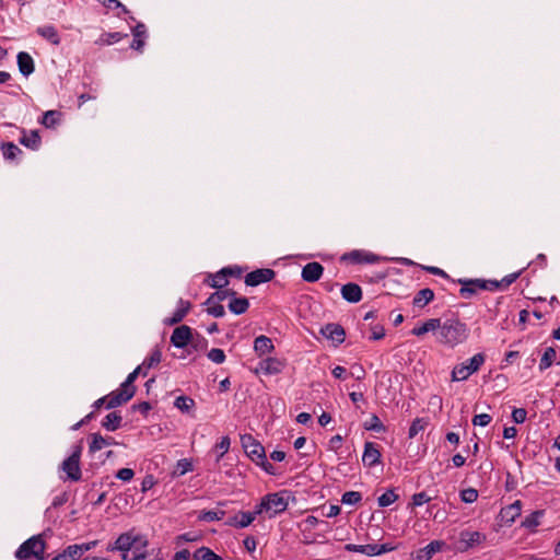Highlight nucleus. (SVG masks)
<instances>
[{
    "mask_svg": "<svg viewBox=\"0 0 560 560\" xmlns=\"http://www.w3.org/2000/svg\"><path fill=\"white\" fill-rule=\"evenodd\" d=\"M469 328L458 318H447L440 320V327L436 332V340L443 346L454 348L467 340Z\"/></svg>",
    "mask_w": 560,
    "mask_h": 560,
    "instance_id": "1",
    "label": "nucleus"
},
{
    "mask_svg": "<svg viewBox=\"0 0 560 560\" xmlns=\"http://www.w3.org/2000/svg\"><path fill=\"white\" fill-rule=\"evenodd\" d=\"M148 545L147 539L133 532H127L118 536L113 545L107 546V551L118 550L121 552H128L130 550H135V553H138L142 549H144Z\"/></svg>",
    "mask_w": 560,
    "mask_h": 560,
    "instance_id": "2",
    "label": "nucleus"
},
{
    "mask_svg": "<svg viewBox=\"0 0 560 560\" xmlns=\"http://www.w3.org/2000/svg\"><path fill=\"white\" fill-rule=\"evenodd\" d=\"M241 443L246 455L257 465H260L266 471L270 472L269 468H271V465L266 460L264 446L250 434L242 435Z\"/></svg>",
    "mask_w": 560,
    "mask_h": 560,
    "instance_id": "3",
    "label": "nucleus"
},
{
    "mask_svg": "<svg viewBox=\"0 0 560 560\" xmlns=\"http://www.w3.org/2000/svg\"><path fill=\"white\" fill-rule=\"evenodd\" d=\"M288 502L280 493H271L264 497L259 504L255 506L258 515L266 514L267 517L272 518L277 514L287 510Z\"/></svg>",
    "mask_w": 560,
    "mask_h": 560,
    "instance_id": "4",
    "label": "nucleus"
},
{
    "mask_svg": "<svg viewBox=\"0 0 560 560\" xmlns=\"http://www.w3.org/2000/svg\"><path fill=\"white\" fill-rule=\"evenodd\" d=\"M485 363V355L477 353L466 362L457 364L452 371V381L462 382L466 381L471 374L476 373Z\"/></svg>",
    "mask_w": 560,
    "mask_h": 560,
    "instance_id": "5",
    "label": "nucleus"
},
{
    "mask_svg": "<svg viewBox=\"0 0 560 560\" xmlns=\"http://www.w3.org/2000/svg\"><path fill=\"white\" fill-rule=\"evenodd\" d=\"M45 552V541L40 536H33L24 541L16 550L15 557L20 560L31 558L43 559Z\"/></svg>",
    "mask_w": 560,
    "mask_h": 560,
    "instance_id": "6",
    "label": "nucleus"
},
{
    "mask_svg": "<svg viewBox=\"0 0 560 560\" xmlns=\"http://www.w3.org/2000/svg\"><path fill=\"white\" fill-rule=\"evenodd\" d=\"M82 453V445L78 444L73 447L72 454L66 458L61 464V469L67 474V478L71 481H79L81 479L80 457Z\"/></svg>",
    "mask_w": 560,
    "mask_h": 560,
    "instance_id": "7",
    "label": "nucleus"
},
{
    "mask_svg": "<svg viewBox=\"0 0 560 560\" xmlns=\"http://www.w3.org/2000/svg\"><path fill=\"white\" fill-rule=\"evenodd\" d=\"M459 283L462 284V288L459 290V294L464 299H470L472 295H475L479 290H492V287H490L489 281L485 280H459Z\"/></svg>",
    "mask_w": 560,
    "mask_h": 560,
    "instance_id": "8",
    "label": "nucleus"
},
{
    "mask_svg": "<svg viewBox=\"0 0 560 560\" xmlns=\"http://www.w3.org/2000/svg\"><path fill=\"white\" fill-rule=\"evenodd\" d=\"M486 540V536L477 530H462L459 534L460 551H467L468 549L480 545Z\"/></svg>",
    "mask_w": 560,
    "mask_h": 560,
    "instance_id": "9",
    "label": "nucleus"
},
{
    "mask_svg": "<svg viewBox=\"0 0 560 560\" xmlns=\"http://www.w3.org/2000/svg\"><path fill=\"white\" fill-rule=\"evenodd\" d=\"M275 271L272 269L264 268L257 269L246 275L245 283L249 287H256L261 283L272 280Z\"/></svg>",
    "mask_w": 560,
    "mask_h": 560,
    "instance_id": "10",
    "label": "nucleus"
},
{
    "mask_svg": "<svg viewBox=\"0 0 560 560\" xmlns=\"http://www.w3.org/2000/svg\"><path fill=\"white\" fill-rule=\"evenodd\" d=\"M283 362L277 358H267L261 360L257 368L256 373H262L266 375L279 374L283 370Z\"/></svg>",
    "mask_w": 560,
    "mask_h": 560,
    "instance_id": "11",
    "label": "nucleus"
},
{
    "mask_svg": "<svg viewBox=\"0 0 560 560\" xmlns=\"http://www.w3.org/2000/svg\"><path fill=\"white\" fill-rule=\"evenodd\" d=\"M320 332L324 337L331 340L336 345H340L345 341V329L339 324H327L322 329Z\"/></svg>",
    "mask_w": 560,
    "mask_h": 560,
    "instance_id": "12",
    "label": "nucleus"
},
{
    "mask_svg": "<svg viewBox=\"0 0 560 560\" xmlns=\"http://www.w3.org/2000/svg\"><path fill=\"white\" fill-rule=\"evenodd\" d=\"M133 397V390H126L121 386L116 392H113L106 398V408L112 409L120 406Z\"/></svg>",
    "mask_w": 560,
    "mask_h": 560,
    "instance_id": "13",
    "label": "nucleus"
},
{
    "mask_svg": "<svg viewBox=\"0 0 560 560\" xmlns=\"http://www.w3.org/2000/svg\"><path fill=\"white\" fill-rule=\"evenodd\" d=\"M191 338V329L186 325H182L174 329L171 336V342L176 348H184Z\"/></svg>",
    "mask_w": 560,
    "mask_h": 560,
    "instance_id": "14",
    "label": "nucleus"
},
{
    "mask_svg": "<svg viewBox=\"0 0 560 560\" xmlns=\"http://www.w3.org/2000/svg\"><path fill=\"white\" fill-rule=\"evenodd\" d=\"M257 515L256 509L253 512H240L233 517H230L225 524L237 528H245L255 521Z\"/></svg>",
    "mask_w": 560,
    "mask_h": 560,
    "instance_id": "15",
    "label": "nucleus"
},
{
    "mask_svg": "<svg viewBox=\"0 0 560 560\" xmlns=\"http://www.w3.org/2000/svg\"><path fill=\"white\" fill-rule=\"evenodd\" d=\"M381 452L376 445L372 442H366L364 445V452L362 455V462L368 467H373L380 463Z\"/></svg>",
    "mask_w": 560,
    "mask_h": 560,
    "instance_id": "16",
    "label": "nucleus"
},
{
    "mask_svg": "<svg viewBox=\"0 0 560 560\" xmlns=\"http://www.w3.org/2000/svg\"><path fill=\"white\" fill-rule=\"evenodd\" d=\"M324 271L319 262H308L302 269V279L306 282H315L319 280Z\"/></svg>",
    "mask_w": 560,
    "mask_h": 560,
    "instance_id": "17",
    "label": "nucleus"
},
{
    "mask_svg": "<svg viewBox=\"0 0 560 560\" xmlns=\"http://www.w3.org/2000/svg\"><path fill=\"white\" fill-rule=\"evenodd\" d=\"M343 259H349L355 264H374L378 261V256L365 250H352L343 256Z\"/></svg>",
    "mask_w": 560,
    "mask_h": 560,
    "instance_id": "18",
    "label": "nucleus"
},
{
    "mask_svg": "<svg viewBox=\"0 0 560 560\" xmlns=\"http://www.w3.org/2000/svg\"><path fill=\"white\" fill-rule=\"evenodd\" d=\"M341 295L350 303H358L362 299V290L355 283H347L341 288Z\"/></svg>",
    "mask_w": 560,
    "mask_h": 560,
    "instance_id": "19",
    "label": "nucleus"
},
{
    "mask_svg": "<svg viewBox=\"0 0 560 560\" xmlns=\"http://www.w3.org/2000/svg\"><path fill=\"white\" fill-rule=\"evenodd\" d=\"M190 308V303L184 300H179L176 311L171 317L164 319V324L172 326L183 320Z\"/></svg>",
    "mask_w": 560,
    "mask_h": 560,
    "instance_id": "20",
    "label": "nucleus"
},
{
    "mask_svg": "<svg viewBox=\"0 0 560 560\" xmlns=\"http://www.w3.org/2000/svg\"><path fill=\"white\" fill-rule=\"evenodd\" d=\"M18 67L24 77H28L34 72V60L30 54L21 51L18 54Z\"/></svg>",
    "mask_w": 560,
    "mask_h": 560,
    "instance_id": "21",
    "label": "nucleus"
},
{
    "mask_svg": "<svg viewBox=\"0 0 560 560\" xmlns=\"http://www.w3.org/2000/svg\"><path fill=\"white\" fill-rule=\"evenodd\" d=\"M444 542L441 540H433L425 547L421 548L417 553V560H430L433 555L441 551Z\"/></svg>",
    "mask_w": 560,
    "mask_h": 560,
    "instance_id": "22",
    "label": "nucleus"
},
{
    "mask_svg": "<svg viewBox=\"0 0 560 560\" xmlns=\"http://www.w3.org/2000/svg\"><path fill=\"white\" fill-rule=\"evenodd\" d=\"M36 32L39 36L55 46H58L61 42L60 35L54 25L39 26Z\"/></svg>",
    "mask_w": 560,
    "mask_h": 560,
    "instance_id": "23",
    "label": "nucleus"
},
{
    "mask_svg": "<svg viewBox=\"0 0 560 560\" xmlns=\"http://www.w3.org/2000/svg\"><path fill=\"white\" fill-rule=\"evenodd\" d=\"M273 348L271 339L267 336H258L254 341V350L259 357L270 353Z\"/></svg>",
    "mask_w": 560,
    "mask_h": 560,
    "instance_id": "24",
    "label": "nucleus"
},
{
    "mask_svg": "<svg viewBox=\"0 0 560 560\" xmlns=\"http://www.w3.org/2000/svg\"><path fill=\"white\" fill-rule=\"evenodd\" d=\"M522 512V503L521 501H515L512 504L502 509L501 514L502 518L505 523H513L516 517L521 515Z\"/></svg>",
    "mask_w": 560,
    "mask_h": 560,
    "instance_id": "25",
    "label": "nucleus"
},
{
    "mask_svg": "<svg viewBox=\"0 0 560 560\" xmlns=\"http://www.w3.org/2000/svg\"><path fill=\"white\" fill-rule=\"evenodd\" d=\"M92 441L90 443V452L95 453L106 446L117 444V442L113 438H104L98 433H94L91 435Z\"/></svg>",
    "mask_w": 560,
    "mask_h": 560,
    "instance_id": "26",
    "label": "nucleus"
},
{
    "mask_svg": "<svg viewBox=\"0 0 560 560\" xmlns=\"http://www.w3.org/2000/svg\"><path fill=\"white\" fill-rule=\"evenodd\" d=\"M439 327H440V318H430L427 322H424L421 326L415 327L411 330V334L420 337L430 331L438 332Z\"/></svg>",
    "mask_w": 560,
    "mask_h": 560,
    "instance_id": "27",
    "label": "nucleus"
},
{
    "mask_svg": "<svg viewBox=\"0 0 560 560\" xmlns=\"http://www.w3.org/2000/svg\"><path fill=\"white\" fill-rule=\"evenodd\" d=\"M147 30L144 24H138L132 30L133 40L131 43V48L136 50H141L144 46Z\"/></svg>",
    "mask_w": 560,
    "mask_h": 560,
    "instance_id": "28",
    "label": "nucleus"
},
{
    "mask_svg": "<svg viewBox=\"0 0 560 560\" xmlns=\"http://www.w3.org/2000/svg\"><path fill=\"white\" fill-rule=\"evenodd\" d=\"M248 306L249 303L246 298H233L229 303V310L236 315L245 313Z\"/></svg>",
    "mask_w": 560,
    "mask_h": 560,
    "instance_id": "29",
    "label": "nucleus"
},
{
    "mask_svg": "<svg viewBox=\"0 0 560 560\" xmlns=\"http://www.w3.org/2000/svg\"><path fill=\"white\" fill-rule=\"evenodd\" d=\"M121 416L117 412H109L103 420L102 425L108 431H116L121 424Z\"/></svg>",
    "mask_w": 560,
    "mask_h": 560,
    "instance_id": "30",
    "label": "nucleus"
},
{
    "mask_svg": "<svg viewBox=\"0 0 560 560\" xmlns=\"http://www.w3.org/2000/svg\"><path fill=\"white\" fill-rule=\"evenodd\" d=\"M433 298L434 293L431 289H422L413 298V304L418 307H423L430 303Z\"/></svg>",
    "mask_w": 560,
    "mask_h": 560,
    "instance_id": "31",
    "label": "nucleus"
},
{
    "mask_svg": "<svg viewBox=\"0 0 560 560\" xmlns=\"http://www.w3.org/2000/svg\"><path fill=\"white\" fill-rule=\"evenodd\" d=\"M228 273H232L230 268H223L211 277V287L222 289L228 284Z\"/></svg>",
    "mask_w": 560,
    "mask_h": 560,
    "instance_id": "32",
    "label": "nucleus"
},
{
    "mask_svg": "<svg viewBox=\"0 0 560 560\" xmlns=\"http://www.w3.org/2000/svg\"><path fill=\"white\" fill-rule=\"evenodd\" d=\"M556 355H557V352H556L555 348H552V347L547 348L539 361V370L545 371L548 368H550L552 365V363L555 362Z\"/></svg>",
    "mask_w": 560,
    "mask_h": 560,
    "instance_id": "33",
    "label": "nucleus"
},
{
    "mask_svg": "<svg viewBox=\"0 0 560 560\" xmlns=\"http://www.w3.org/2000/svg\"><path fill=\"white\" fill-rule=\"evenodd\" d=\"M541 516L542 511H535L524 518L522 526L528 529H534L539 525Z\"/></svg>",
    "mask_w": 560,
    "mask_h": 560,
    "instance_id": "34",
    "label": "nucleus"
},
{
    "mask_svg": "<svg viewBox=\"0 0 560 560\" xmlns=\"http://www.w3.org/2000/svg\"><path fill=\"white\" fill-rule=\"evenodd\" d=\"M174 406L182 412H188L195 407V401L190 397L179 396L175 399Z\"/></svg>",
    "mask_w": 560,
    "mask_h": 560,
    "instance_id": "35",
    "label": "nucleus"
},
{
    "mask_svg": "<svg viewBox=\"0 0 560 560\" xmlns=\"http://www.w3.org/2000/svg\"><path fill=\"white\" fill-rule=\"evenodd\" d=\"M195 560H222L221 557L215 555L211 549L207 547H201L197 549L194 553Z\"/></svg>",
    "mask_w": 560,
    "mask_h": 560,
    "instance_id": "36",
    "label": "nucleus"
},
{
    "mask_svg": "<svg viewBox=\"0 0 560 560\" xmlns=\"http://www.w3.org/2000/svg\"><path fill=\"white\" fill-rule=\"evenodd\" d=\"M21 143L30 149H37L40 143V138L37 131H32L30 135H24L21 138Z\"/></svg>",
    "mask_w": 560,
    "mask_h": 560,
    "instance_id": "37",
    "label": "nucleus"
},
{
    "mask_svg": "<svg viewBox=\"0 0 560 560\" xmlns=\"http://www.w3.org/2000/svg\"><path fill=\"white\" fill-rule=\"evenodd\" d=\"M21 153V149L12 142H8L2 145V154L7 160H14Z\"/></svg>",
    "mask_w": 560,
    "mask_h": 560,
    "instance_id": "38",
    "label": "nucleus"
},
{
    "mask_svg": "<svg viewBox=\"0 0 560 560\" xmlns=\"http://www.w3.org/2000/svg\"><path fill=\"white\" fill-rule=\"evenodd\" d=\"M346 549L348 551L360 552V553H364L366 556H375L374 555V544H369V545H352V544H349V545L346 546Z\"/></svg>",
    "mask_w": 560,
    "mask_h": 560,
    "instance_id": "39",
    "label": "nucleus"
},
{
    "mask_svg": "<svg viewBox=\"0 0 560 560\" xmlns=\"http://www.w3.org/2000/svg\"><path fill=\"white\" fill-rule=\"evenodd\" d=\"M124 37V35L119 32H115V33H105L103 34L98 40L96 42V44H100V45H112L114 43H117L119 40H121Z\"/></svg>",
    "mask_w": 560,
    "mask_h": 560,
    "instance_id": "40",
    "label": "nucleus"
},
{
    "mask_svg": "<svg viewBox=\"0 0 560 560\" xmlns=\"http://www.w3.org/2000/svg\"><path fill=\"white\" fill-rule=\"evenodd\" d=\"M225 515V512L224 511H202L198 518L200 521H205V522H213V521H220L224 517Z\"/></svg>",
    "mask_w": 560,
    "mask_h": 560,
    "instance_id": "41",
    "label": "nucleus"
},
{
    "mask_svg": "<svg viewBox=\"0 0 560 560\" xmlns=\"http://www.w3.org/2000/svg\"><path fill=\"white\" fill-rule=\"evenodd\" d=\"M231 445V441L229 436H223L220 442H218L214 446V451L218 453L217 462H219L224 454L229 451Z\"/></svg>",
    "mask_w": 560,
    "mask_h": 560,
    "instance_id": "42",
    "label": "nucleus"
},
{
    "mask_svg": "<svg viewBox=\"0 0 560 560\" xmlns=\"http://www.w3.org/2000/svg\"><path fill=\"white\" fill-rule=\"evenodd\" d=\"M162 360V352L160 349H154L148 359L144 360L142 368L151 369L152 366L158 365Z\"/></svg>",
    "mask_w": 560,
    "mask_h": 560,
    "instance_id": "43",
    "label": "nucleus"
},
{
    "mask_svg": "<svg viewBox=\"0 0 560 560\" xmlns=\"http://www.w3.org/2000/svg\"><path fill=\"white\" fill-rule=\"evenodd\" d=\"M427 425V421L422 418H417L412 421L410 428H409V432H408V435L410 439H413L415 436H417V434L421 431L424 430Z\"/></svg>",
    "mask_w": 560,
    "mask_h": 560,
    "instance_id": "44",
    "label": "nucleus"
},
{
    "mask_svg": "<svg viewBox=\"0 0 560 560\" xmlns=\"http://www.w3.org/2000/svg\"><path fill=\"white\" fill-rule=\"evenodd\" d=\"M398 499V495L393 490H387L378 499V505L382 508L393 504Z\"/></svg>",
    "mask_w": 560,
    "mask_h": 560,
    "instance_id": "45",
    "label": "nucleus"
},
{
    "mask_svg": "<svg viewBox=\"0 0 560 560\" xmlns=\"http://www.w3.org/2000/svg\"><path fill=\"white\" fill-rule=\"evenodd\" d=\"M142 366H138L133 372H131L126 381L120 385L124 389H126L127 392L128 390H133V393L136 392V388L135 386L132 385L133 382L136 381L137 376L139 375V373L142 371Z\"/></svg>",
    "mask_w": 560,
    "mask_h": 560,
    "instance_id": "46",
    "label": "nucleus"
},
{
    "mask_svg": "<svg viewBox=\"0 0 560 560\" xmlns=\"http://www.w3.org/2000/svg\"><path fill=\"white\" fill-rule=\"evenodd\" d=\"M520 275H521V272L510 273V275L505 276L500 282L489 281L490 287H492V290L499 288L500 285L509 287L520 277Z\"/></svg>",
    "mask_w": 560,
    "mask_h": 560,
    "instance_id": "47",
    "label": "nucleus"
},
{
    "mask_svg": "<svg viewBox=\"0 0 560 560\" xmlns=\"http://www.w3.org/2000/svg\"><path fill=\"white\" fill-rule=\"evenodd\" d=\"M362 499V495L358 491H348L342 494L341 502L343 504L353 505L358 502H360Z\"/></svg>",
    "mask_w": 560,
    "mask_h": 560,
    "instance_id": "48",
    "label": "nucleus"
},
{
    "mask_svg": "<svg viewBox=\"0 0 560 560\" xmlns=\"http://www.w3.org/2000/svg\"><path fill=\"white\" fill-rule=\"evenodd\" d=\"M206 305L208 306L207 312L213 317H222L225 314V310L223 305L220 303H209V300L206 301Z\"/></svg>",
    "mask_w": 560,
    "mask_h": 560,
    "instance_id": "49",
    "label": "nucleus"
},
{
    "mask_svg": "<svg viewBox=\"0 0 560 560\" xmlns=\"http://www.w3.org/2000/svg\"><path fill=\"white\" fill-rule=\"evenodd\" d=\"M59 113L56 110H47L42 119V124L48 128L54 127L58 121Z\"/></svg>",
    "mask_w": 560,
    "mask_h": 560,
    "instance_id": "50",
    "label": "nucleus"
},
{
    "mask_svg": "<svg viewBox=\"0 0 560 560\" xmlns=\"http://www.w3.org/2000/svg\"><path fill=\"white\" fill-rule=\"evenodd\" d=\"M365 430L381 432L384 431V425L377 416L373 415L369 421L364 423Z\"/></svg>",
    "mask_w": 560,
    "mask_h": 560,
    "instance_id": "51",
    "label": "nucleus"
},
{
    "mask_svg": "<svg viewBox=\"0 0 560 560\" xmlns=\"http://www.w3.org/2000/svg\"><path fill=\"white\" fill-rule=\"evenodd\" d=\"M478 499V491L474 488H467L460 491V500L465 503H474Z\"/></svg>",
    "mask_w": 560,
    "mask_h": 560,
    "instance_id": "52",
    "label": "nucleus"
},
{
    "mask_svg": "<svg viewBox=\"0 0 560 560\" xmlns=\"http://www.w3.org/2000/svg\"><path fill=\"white\" fill-rule=\"evenodd\" d=\"M62 555L67 560H78L81 558L80 548L78 547V544L68 546Z\"/></svg>",
    "mask_w": 560,
    "mask_h": 560,
    "instance_id": "53",
    "label": "nucleus"
},
{
    "mask_svg": "<svg viewBox=\"0 0 560 560\" xmlns=\"http://www.w3.org/2000/svg\"><path fill=\"white\" fill-rule=\"evenodd\" d=\"M208 359L217 364H221L225 361V353L222 349L213 348L208 352Z\"/></svg>",
    "mask_w": 560,
    "mask_h": 560,
    "instance_id": "54",
    "label": "nucleus"
},
{
    "mask_svg": "<svg viewBox=\"0 0 560 560\" xmlns=\"http://www.w3.org/2000/svg\"><path fill=\"white\" fill-rule=\"evenodd\" d=\"M192 470V464L188 459H180L177 462L175 474L183 476Z\"/></svg>",
    "mask_w": 560,
    "mask_h": 560,
    "instance_id": "55",
    "label": "nucleus"
},
{
    "mask_svg": "<svg viewBox=\"0 0 560 560\" xmlns=\"http://www.w3.org/2000/svg\"><path fill=\"white\" fill-rule=\"evenodd\" d=\"M431 500H432V498L430 495H428L427 492L421 491V492L415 493L412 495V505L421 506L424 503L430 502Z\"/></svg>",
    "mask_w": 560,
    "mask_h": 560,
    "instance_id": "56",
    "label": "nucleus"
},
{
    "mask_svg": "<svg viewBox=\"0 0 560 560\" xmlns=\"http://www.w3.org/2000/svg\"><path fill=\"white\" fill-rule=\"evenodd\" d=\"M491 416L488 413L476 415L472 419L474 425L486 427L491 422Z\"/></svg>",
    "mask_w": 560,
    "mask_h": 560,
    "instance_id": "57",
    "label": "nucleus"
},
{
    "mask_svg": "<svg viewBox=\"0 0 560 560\" xmlns=\"http://www.w3.org/2000/svg\"><path fill=\"white\" fill-rule=\"evenodd\" d=\"M228 295H234V292H230L228 290H222V291H217L214 292L213 294H211V296L208 299L209 300V303H220L221 301H223Z\"/></svg>",
    "mask_w": 560,
    "mask_h": 560,
    "instance_id": "58",
    "label": "nucleus"
},
{
    "mask_svg": "<svg viewBox=\"0 0 560 560\" xmlns=\"http://www.w3.org/2000/svg\"><path fill=\"white\" fill-rule=\"evenodd\" d=\"M527 411L524 408H515L512 411V419L515 423H523L526 420Z\"/></svg>",
    "mask_w": 560,
    "mask_h": 560,
    "instance_id": "59",
    "label": "nucleus"
},
{
    "mask_svg": "<svg viewBox=\"0 0 560 560\" xmlns=\"http://www.w3.org/2000/svg\"><path fill=\"white\" fill-rule=\"evenodd\" d=\"M135 476V472L130 468H121L117 471L116 477L122 481H130Z\"/></svg>",
    "mask_w": 560,
    "mask_h": 560,
    "instance_id": "60",
    "label": "nucleus"
},
{
    "mask_svg": "<svg viewBox=\"0 0 560 560\" xmlns=\"http://www.w3.org/2000/svg\"><path fill=\"white\" fill-rule=\"evenodd\" d=\"M97 1L107 8H112V5H114L115 8H120L124 13L128 12L127 8L118 0H97Z\"/></svg>",
    "mask_w": 560,
    "mask_h": 560,
    "instance_id": "61",
    "label": "nucleus"
},
{
    "mask_svg": "<svg viewBox=\"0 0 560 560\" xmlns=\"http://www.w3.org/2000/svg\"><path fill=\"white\" fill-rule=\"evenodd\" d=\"M385 336V329L383 326L375 325L372 327V335L371 339L373 340H380Z\"/></svg>",
    "mask_w": 560,
    "mask_h": 560,
    "instance_id": "62",
    "label": "nucleus"
},
{
    "mask_svg": "<svg viewBox=\"0 0 560 560\" xmlns=\"http://www.w3.org/2000/svg\"><path fill=\"white\" fill-rule=\"evenodd\" d=\"M243 544H244L245 549H246L248 552L253 553V552L256 550L257 542H256V539H255L254 537H252V536H247V537L244 539Z\"/></svg>",
    "mask_w": 560,
    "mask_h": 560,
    "instance_id": "63",
    "label": "nucleus"
},
{
    "mask_svg": "<svg viewBox=\"0 0 560 560\" xmlns=\"http://www.w3.org/2000/svg\"><path fill=\"white\" fill-rule=\"evenodd\" d=\"M199 539V535L195 533H185L177 537L178 542L185 541V542H191L197 541Z\"/></svg>",
    "mask_w": 560,
    "mask_h": 560,
    "instance_id": "64",
    "label": "nucleus"
}]
</instances>
